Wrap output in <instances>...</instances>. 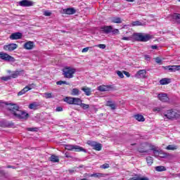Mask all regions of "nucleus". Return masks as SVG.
I'll use <instances>...</instances> for the list:
<instances>
[{
  "mask_svg": "<svg viewBox=\"0 0 180 180\" xmlns=\"http://www.w3.org/2000/svg\"><path fill=\"white\" fill-rule=\"evenodd\" d=\"M8 110L16 119L21 120H27L29 119V113L19 110V107L16 104L10 103Z\"/></svg>",
  "mask_w": 180,
  "mask_h": 180,
  "instance_id": "f257e3e1",
  "label": "nucleus"
},
{
  "mask_svg": "<svg viewBox=\"0 0 180 180\" xmlns=\"http://www.w3.org/2000/svg\"><path fill=\"white\" fill-rule=\"evenodd\" d=\"M164 119H168V120H172L174 119H178L180 117L179 111L174 109L167 110L162 112Z\"/></svg>",
  "mask_w": 180,
  "mask_h": 180,
  "instance_id": "f03ea898",
  "label": "nucleus"
},
{
  "mask_svg": "<svg viewBox=\"0 0 180 180\" xmlns=\"http://www.w3.org/2000/svg\"><path fill=\"white\" fill-rule=\"evenodd\" d=\"M63 72L65 78L71 79L74 77V74L77 72V70L71 67H65L63 69Z\"/></svg>",
  "mask_w": 180,
  "mask_h": 180,
  "instance_id": "7ed1b4c3",
  "label": "nucleus"
},
{
  "mask_svg": "<svg viewBox=\"0 0 180 180\" xmlns=\"http://www.w3.org/2000/svg\"><path fill=\"white\" fill-rule=\"evenodd\" d=\"M64 147L65 150H68V151H75L76 153L82 151L83 153H86V150L79 146L66 144L64 145Z\"/></svg>",
  "mask_w": 180,
  "mask_h": 180,
  "instance_id": "20e7f679",
  "label": "nucleus"
},
{
  "mask_svg": "<svg viewBox=\"0 0 180 180\" xmlns=\"http://www.w3.org/2000/svg\"><path fill=\"white\" fill-rule=\"evenodd\" d=\"M0 59L7 63H15V61H16L15 58L5 52H0Z\"/></svg>",
  "mask_w": 180,
  "mask_h": 180,
  "instance_id": "39448f33",
  "label": "nucleus"
},
{
  "mask_svg": "<svg viewBox=\"0 0 180 180\" xmlns=\"http://www.w3.org/2000/svg\"><path fill=\"white\" fill-rule=\"evenodd\" d=\"M87 144L92 147L93 150H96V151H101L102 150V144L93 141H88Z\"/></svg>",
  "mask_w": 180,
  "mask_h": 180,
  "instance_id": "423d86ee",
  "label": "nucleus"
},
{
  "mask_svg": "<svg viewBox=\"0 0 180 180\" xmlns=\"http://www.w3.org/2000/svg\"><path fill=\"white\" fill-rule=\"evenodd\" d=\"M162 68L169 72H176V71H180V65H168L163 66Z\"/></svg>",
  "mask_w": 180,
  "mask_h": 180,
  "instance_id": "0eeeda50",
  "label": "nucleus"
},
{
  "mask_svg": "<svg viewBox=\"0 0 180 180\" xmlns=\"http://www.w3.org/2000/svg\"><path fill=\"white\" fill-rule=\"evenodd\" d=\"M98 89L100 92H109L113 89V87L112 85H101L98 87Z\"/></svg>",
  "mask_w": 180,
  "mask_h": 180,
  "instance_id": "6e6552de",
  "label": "nucleus"
},
{
  "mask_svg": "<svg viewBox=\"0 0 180 180\" xmlns=\"http://www.w3.org/2000/svg\"><path fill=\"white\" fill-rule=\"evenodd\" d=\"M16 49H18V44H9L4 46V50L6 51H13V50H16Z\"/></svg>",
  "mask_w": 180,
  "mask_h": 180,
  "instance_id": "1a4fd4ad",
  "label": "nucleus"
},
{
  "mask_svg": "<svg viewBox=\"0 0 180 180\" xmlns=\"http://www.w3.org/2000/svg\"><path fill=\"white\" fill-rule=\"evenodd\" d=\"M149 150L150 151H153L154 154V157H158L160 155V150L158 148L153 144H149Z\"/></svg>",
  "mask_w": 180,
  "mask_h": 180,
  "instance_id": "9d476101",
  "label": "nucleus"
},
{
  "mask_svg": "<svg viewBox=\"0 0 180 180\" xmlns=\"http://www.w3.org/2000/svg\"><path fill=\"white\" fill-rule=\"evenodd\" d=\"M158 98L159 101H161V102H168V101H169V98H168V95L165 93L159 94L158 95Z\"/></svg>",
  "mask_w": 180,
  "mask_h": 180,
  "instance_id": "9b49d317",
  "label": "nucleus"
},
{
  "mask_svg": "<svg viewBox=\"0 0 180 180\" xmlns=\"http://www.w3.org/2000/svg\"><path fill=\"white\" fill-rule=\"evenodd\" d=\"M20 6H33V1L30 0H22L19 2Z\"/></svg>",
  "mask_w": 180,
  "mask_h": 180,
  "instance_id": "f8f14e48",
  "label": "nucleus"
},
{
  "mask_svg": "<svg viewBox=\"0 0 180 180\" xmlns=\"http://www.w3.org/2000/svg\"><path fill=\"white\" fill-rule=\"evenodd\" d=\"M101 30L102 32L105 33V34H109V33H112V30H113V27H112V25L104 26L101 27Z\"/></svg>",
  "mask_w": 180,
  "mask_h": 180,
  "instance_id": "ddd939ff",
  "label": "nucleus"
},
{
  "mask_svg": "<svg viewBox=\"0 0 180 180\" xmlns=\"http://www.w3.org/2000/svg\"><path fill=\"white\" fill-rule=\"evenodd\" d=\"M22 33L20 32H15L13 33L10 35L11 40H19V39H22Z\"/></svg>",
  "mask_w": 180,
  "mask_h": 180,
  "instance_id": "4468645a",
  "label": "nucleus"
},
{
  "mask_svg": "<svg viewBox=\"0 0 180 180\" xmlns=\"http://www.w3.org/2000/svg\"><path fill=\"white\" fill-rule=\"evenodd\" d=\"M24 74L23 70H15L12 72V74L10 75L11 78H18L19 76L22 75Z\"/></svg>",
  "mask_w": 180,
  "mask_h": 180,
  "instance_id": "2eb2a0df",
  "label": "nucleus"
},
{
  "mask_svg": "<svg viewBox=\"0 0 180 180\" xmlns=\"http://www.w3.org/2000/svg\"><path fill=\"white\" fill-rule=\"evenodd\" d=\"M33 47H34V42L32 41H29L24 44L25 50H32Z\"/></svg>",
  "mask_w": 180,
  "mask_h": 180,
  "instance_id": "dca6fc26",
  "label": "nucleus"
},
{
  "mask_svg": "<svg viewBox=\"0 0 180 180\" xmlns=\"http://www.w3.org/2000/svg\"><path fill=\"white\" fill-rule=\"evenodd\" d=\"M147 72L146 70H141L136 72L135 75L136 78H144L146 77Z\"/></svg>",
  "mask_w": 180,
  "mask_h": 180,
  "instance_id": "f3484780",
  "label": "nucleus"
},
{
  "mask_svg": "<svg viewBox=\"0 0 180 180\" xmlns=\"http://www.w3.org/2000/svg\"><path fill=\"white\" fill-rule=\"evenodd\" d=\"M63 12L64 13H66V15H74L75 13H76L77 10H75V8H68L63 9Z\"/></svg>",
  "mask_w": 180,
  "mask_h": 180,
  "instance_id": "a211bd4d",
  "label": "nucleus"
},
{
  "mask_svg": "<svg viewBox=\"0 0 180 180\" xmlns=\"http://www.w3.org/2000/svg\"><path fill=\"white\" fill-rule=\"evenodd\" d=\"M142 36H143V34L141 33H135L132 34L131 39H133L134 40H136V41H141Z\"/></svg>",
  "mask_w": 180,
  "mask_h": 180,
  "instance_id": "6ab92c4d",
  "label": "nucleus"
},
{
  "mask_svg": "<svg viewBox=\"0 0 180 180\" xmlns=\"http://www.w3.org/2000/svg\"><path fill=\"white\" fill-rule=\"evenodd\" d=\"M39 106H40V103L37 102H34L29 105V109H32L33 110H37L39 109Z\"/></svg>",
  "mask_w": 180,
  "mask_h": 180,
  "instance_id": "aec40b11",
  "label": "nucleus"
},
{
  "mask_svg": "<svg viewBox=\"0 0 180 180\" xmlns=\"http://www.w3.org/2000/svg\"><path fill=\"white\" fill-rule=\"evenodd\" d=\"M0 126L2 127H12L13 126V122H8L5 120L0 122Z\"/></svg>",
  "mask_w": 180,
  "mask_h": 180,
  "instance_id": "412c9836",
  "label": "nucleus"
},
{
  "mask_svg": "<svg viewBox=\"0 0 180 180\" xmlns=\"http://www.w3.org/2000/svg\"><path fill=\"white\" fill-rule=\"evenodd\" d=\"M106 106H109V108H110L112 110H115V109H116V104L112 101H107Z\"/></svg>",
  "mask_w": 180,
  "mask_h": 180,
  "instance_id": "4be33fe9",
  "label": "nucleus"
},
{
  "mask_svg": "<svg viewBox=\"0 0 180 180\" xmlns=\"http://www.w3.org/2000/svg\"><path fill=\"white\" fill-rule=\"evenodd\" d=\"M168 84H171V79L168 78H163L160 80V85H167Z\"/></svg>",
  "mask_w": 180,
  "mask_h": 180,
  "instance_id": "5701e85b",
  "label": "nucleus"
},
{
  "mask_svg": "<svg viewBox=\"0 0 180 180\" xmlns=\"http://www.w3.org/2000/svg\"><path fill=\"white\" fill-rule=\"evenodd\" d=\"M82 91H83V92H84V94H85V95H86V96H90V95L91 94V89L87 86L82 87Z\"/></svg>",
  "mask_w": 180,
  "mask_h": 180,
  "instance_id": "b1692460",
  "label": "nucleus"
},
{
  "mask_svg": "<svg viewBox=\"0 0 180 180\" xmlns=\"http://www.w3.org/2000/svg\"><path fill=\"white\" fill-rule=\"evenodd\" d=\"M173 20L176 21V23L180 24V14L179 13H174L172 15Z\"/></svg>",
  "mask_w": 180,
  "mask_h": 180,
  "instance_id": "393cba45",
  "label": "nucleus"
},
{
  "mask_svg": "<svg viewBox=\"0 0 180 180\" xmlns=\"http://www.w3.org/2000/svg\"><path fill=\"white\" fill-rule=\"evenodd\" d=\"M134 117L136 120H138V122H144V120H146L144 117L140 114L135 115Z\"/></svg>",
  "mask_w": 180,
  "mask_h": 180,
  "instance_id": "a878e982",
  "label": "nucleus"
},
{
  "mask_svg": "<svg viewBox=\"0 0 180 180\" xmlns=\"http://www.w3.org/2000/svg\"><path fill=\"white\" fill-rule=\"evenodd\" d=\"M50 161H51V162H60V159L58 158V156L52 155L50 157Z\"/></svg>",
  "mask_w": 180,
  "mask_h": 180,
  "instance_id": "bb28decb",
  "label": "nucleus"
},
{
  "mask_svg": "<svg viewBox=\"0 0 180 180\" xmlns=\"http://www.w3.org/2000/svg\"><path fill=\"white\" fill-rule=\"evenodd\" d=\"M80 94L81 91L77 88H75L71 91V95H72L73 96H78V95H79Z\"/></svg>",
  "mask_w": 180,
  "mask_h": 180,
  "instance_id": "cd10ccee",
  "label": "nucleus"
},
{
  "mask_svg": "<svg viewBox=\"0 0 180 180\" xmlns=\"http://www.w3.org/2000/svg\"><path fill=\"white\" fill-rule=\"evenodd\" d=\"M81 103H82V100L79 98H73V105H77L79 106L81 105Z\"/></svg>",
  "mask_w": 180,
  "mask_h": 180,
  "instance_id": "c85d7f7f",
  "label": "nucleus"
},
{
  "mask_svg": "<svg viewBox=\"0 0 180 180\" xmlns=\"http://www.w3.org/2000/svg\"><path fill=\"white\" fill-rule=\"evenodd\" d=\"M150 39H152L151 35L142 34V39L141 40V41H148V40H150Z\"/></svg>",
  "mask_w": 180,
  "mask_h": 180,
  "instance_id": "c756f323",
  "label": "nucleus"
},
{
  "mask_svg": "<svg viewBox=\"0 0 180 180\" xmlns=\"http://www.w3.org/2000/svg\"><path fill=\"white\" fill-rule=\"evenodd\" d=\"M122 18L119 17H113L111 18L112 23H122Z\"/></svg>",
  "mask_w": 180,
  "mask_h": 180,
  "instance_id": "7c9ffc66",
  "label": "nucleus"
},
{
  "mask_svg": "<svg viewBox=\"0 0 180 180\" xmlns=\"http://www.w3.org/2000/svg\"><path fill=\"white\" fill-rule=\"evenodd\" d=\"M89 176H91L94 178H103V176H105V174L94 173V174H90Z\"/></svg>",
  "mask_w": 180,
  "mask_h": 180,
  "instance_id": "2f4dec72",
  "label": "nucleus"
},
{
  "mask_svg": "<svg viewBox=\"0 0 180 180\" xmlns=\"http://www.w3.org/2000/svg\"><path fill=\"white\" fill-rule=\"evenodd\" d=\"M64 101L69 103V105H74V97H66Z\"/></svg>",
  "mask_w": 180,
  "mask_h": 180,
  "instance_id": "473e14b6",
  "label": "nucleus"
},
{
  "mask_svg": "<svg viewBox=\"0 0 180 180\" xmlns=\"http://www.w3.org/2000/svg\"><path fill=\"white\" fill-rule=\"evenodd\" d=\"M146 162L148 165L149 167H151V165H153V163L154 162V158H153V157L151 156H148V158H146Z\"/></svg>",
  "mask_w": 180,
  "mask_h": 180,
  "instance_id": "72a5a7b5",
  "label": "nucleus"
},
{
  "mask_svg": "<svg viewBox=\"0 0 180 180\" xmlns=\"http://www.w3.org/2000/svg\"><path fill=\"white\" fill-rule=\"evenodd\" d=\"M155 171L158 172H162L164 171H167V168L164 166H158L155 167Z\"/></svg>",
  "mask_w": 180,
  "mask_h": 180,
  "instance_id": "f704fd0d",
  "label": "nucleus"
},
{
  "mask_svg": "<svg viewBox=\"0 0 180 180\" xmlns=\"http://www.w3.org/2000/svg\"><path fill=\"white\" fill-rule=\"evenodd\" d=\"M27 87H24L18 93V96H22V95H25L26 92H28Z\"/></svg>",
  "mask_w": 180,
  "mask_h": 180,
  "instance_id": "c9c22d12",
  "label": "nucleus"
},
{
  "mask_svg": "<svg viewBox=\"0 0 180 180\" xmlns=\"http://www.w3.org/2000/svg\"><path fill=\"white\" fill-rule=\"evenodd\" d=\"M178 149V146H175V145H169L167 146L166 150H177Z\"/></svg>",
  "mask_w": 180,
  "mask_h": 180,
  "instance_id": "e433bc0d",
  "label": "nucleus"
},
{
  "mask_svg": "<svg viewBox=\"0 0 180 180\" xmlns=\"http://www.w3.org/2000/svg\"><path fill=\"white\" fill-rule=\"evenodd\" d=\"M44 98H46V99H50L51 98H54V96H53L51 93H44Z\"/></svg>",
  "mask_w": 180,
  "mask_h": 180,
  "instance_id": "4c0bfd02",
  "label": "nucleus"
},
{
  "mask_svg": "<svg viewBox=\"0 0 180 180\" xmlns=\"http://www.w3.org/2000/svg\"><path fill=\"white\" fill-rule=\"evenodd\" d=\"M132 26H143V22L140 21H134L131 22Z\"/></svg>",
  "mask_w": 180,
  "mask_h": 180,
  "instance_id": "58836bf2",
  "label": "nucleus"
},
{
  "mask_svg": "<svg viewBox=\"0 0 180 180\" xmlns=\"http://www.w3.org/2000/svg\"><path fill=\"white\" fill-rule=\"evenodd\" d=\"M35 86H36V84H31L26 86L25 87L27 88V91H30V90L33 89V88H34Z\"/></svg>",
  "mask_w": 180,
  "mask_h": 180,
  "instance_id": "ea45409f",
  "label": "nucleus"
},
{
  "mask_svg": "<svg viewBox=\"0 0 180 180\" xmlns=\"http://www.w3.org/2000/svg\"><path fill=\"white\" fill-rule=\"evenodd\" d=\"M159 155H160V158H167V157H168V154H167L165 153H162V151H161V150H160Z\"/></svg>",
  "mask_w": 180,
  "mask_h": 180,
  "instance_id": "a19ab883",
  "label": "nucleus"
},
{
  "mask_svg": "<svg viewBox=\"0 0 180 180\" xmlns=\"http://www.w3.org/2000/svg\"><path fill=\"white\" fill-rule=\"evenodd\" d=\"M57 85H63V84H65V85H70L69 83H68L67 82L65 81H58L56 82Z\"/></svg>",
  "mask_w": 180,
  "mask_h": 180,
  "instance_id": "79ce46f5",
  "label": "nucleus"
},
{
  "mask_svg": "<svg viewBox=\"0 0 180 180\" xmlns=\"http://www.w3.org/2000/svg\"><path fill=\"white\" fill-rule=\"evenodd\" d=\"M80 106L82 108V109H89V105L85 104V103H81Z\"/></svg>",
  "mask_w": 180,
  "mask_h": 180,
  "instance_id": "37998d69",
  "label": "nucleus"
},
{
  "mask_svg": "<svg viewBox=\"0 0 180 180\" xmlns=\"http://www.w3.org/2000/svg\"><path fill=\"white\" fill-rule=\"evenodd\" d=\"M163 108L162 107H155L153 108V112H161Z\"/></svg>",
  "mask_w": 180,
  "mask_h": 180,
  "instance_id": "c03bdc74",
  "label": "nucleus"
},
{
  "mask_svg": "<svg viewBox=\"0 0 180 180\" xmlns=\"http://www.w3.org/2000/svg\"><path fill=\"white\" fill-rule=\"evenodd\" d=\"M140 174H135L134 177L129 179V180H139Z\"/></svg>",
  "mask_w": 180,
  "mask_h": 180,
  "instance_id": "a18cd8bd",
  "label": "nucleus"
},
{
  "mask_svg": "<svg viewBox=\"0 0 180 180\" xmlns=\"http://www.w3.org/2000/svg\"><path fill=\"white\" fill-rule=\"evenodd\" d=\"M2 81H9L11 79V76H6L1 78Z\"/></svg>",
  "mask_w": 180,
  "mask_h": 180,
  "instance_id": "49530a36",
  "label": "nucleus"
},
{
  "mask_svg": "<svg viewBox=\"0 0 180 180\" xmlns=\"http://www.w3.org/2000/svg\"><path fill=\"white\" fill-rule=\"evenodd\" d=\"M155 63H157V64H161L162 60H161V58H160V57H156L155 58Z\"/></svg>",
  "mask_w": 180,
  "mask_h": 180,
  "instance_id": "de8ad7c7",
  "label": "nucleus"
},
{
  "mask_svg": "<svg viewBox=\"0 0 180 180\" xmlns=\"http://www.w3.org/2000/svg\"><path fill=\"white\" fill-rule=\"evenodd\" d=\"M111 33H112V34H119L120 32L117 29H114L112 28Z\"/></svg>",
  "mask_w": 180,
  "mask_h": 180,
  "instance_id": "09e8293b",
  "label": "nucleus"
},
{
  "mask_svg": "<svg viewBox=\"0 0 180 180\" xmlns=\"http://www.w3.org/2000/svg\"><path fill=\"white\" fill-rule=\"evenodd\" d=\"M96 47H98L99 49H102V50L106 49V45L105 44H98L96 45Z\"/></svg>",
  "mask_w": 180,
  "mask_h": 180,
  "instance_id": "8fccbe9b",
  "label": "nucleus"
},
{
  "mask_svg": "<svg viewBox=\"0 0 180 180\" xmlns=\"http://www.w3.org/2000/svg\"><path fill=\"white\" fill-rule=\"evenodd\" d=\"M117 74L118 75V77H120V78H124V75H123V72H120V71H117Z\"/></svg>",
  "mask_w": 180,
  "mask_h": 180,
  "instance_id": "3c124183",
  "label": "nucleus"
},
{
  "mask_svg": "<svg viewBox=\"0 0 180 180\" xmlns=\"http://www.w3.org/2000/svg\"><path fill=\"white\" fill-rule=\"evenodd\" d=\"M44 16H51V12L49 11H46L44 13Z\"/></svg>",
  "mask_w": 180,
  "mask_h": 180,
  "instance_id": "603ef678",
  "label": "nucleus"
},
{
  "mask_svg": "<svg viewBox=\"0 0 180 180\" xmlns=\"http://www.w3.org/2000/svg\"><path fill=\"white\" fill-rule=\"evenodd\" d=\"M89 49H91V47H86V48H84L82 50V53H86L89 51Z\"/></svg>",
  "mask_w": 180,
  "mask_h": 180,
  "instance_id": "864d4df0",
  "label": "nucleus"
},
{
  "mask_svg": "<svg viewBox=\"0 0 180 180\" xmlns=\"http://www.w3.org/2000/svg\"><path fill=\"white\" fill-rule=\"evenodd\" d=\"M101 168H103V169H106L109 168V164L105 163V164L101 166Z\"/></svg>",
  "mask_w": 180,
  "mask_h": 180,
  "instance_id": "5fc2aeb1",
  "label": "nucleus"
},
{
  "mask_svg": "<svg viewBox=\"0 0 180 180\" xmlns=\"http://www.w3.org/2000/svg\"><path fill=\"white\" fill-rule=\"evenodd\" d=\"M139 180H150V179H148V177H146V176L141 177L140 174H139Z\"/></svg>",
  "mask_w": 180,
  "mask_h": 180,
  "instance_id": "6e6d98bb",
  "label": "nucleus"
},
{
  "mask_svg": "<svg viewBox=\"0 0 180 180\" xmlns=\"http://www.w3.org/2000/svg\"><path fill=\"white\" fill-rule=\"evenodd\" d=\"M56 112H63V108L62 107H57L56 109Z\"/></svg>",
  "mask_w": 180,
  "mask_h": 180,
  "instance_id": "4d7b16f0",
  "label": "nucleus"
},
{
  "mask_svg": "<svg viewBox=\"0 0 180 180\" xmlns=\"http://www.w3.org/2000/svg\"><path fill=\"white\" fill-rule=\"evenodd\" d=\"M131 39V37H124L122 39V40H127V41H129Z\"/></svg>",
  "mask_w": 180,
  "mask_h": 180,
  "instance_id": "13d9d810",
  "label": "nucleus"
},
{
  "mask_svg": "<svg viewBox=\"0 0 180 180\" xmlns=\"http://www.w3.org/2000/svg\"><path fill=\"white\" fill-rule=\"evenodd\" d=\"M65 157H66V158H72V156H71L68 153H65Z\"/></svg>",
  "mask_w": 180,
  "mask_h": 180,
  "instance_id": "bf43d9fd",
  "label": "nucleus"
},
{
  "mask_svg": "<svg viewBox=\"0 0 180 180\" xmlns=\"http://www.w3.org/2000/svg\"><path fill=\"white\" fill-rule=\"evenodd\" d=\"M37 128H28L27 130L28 131H36Z\"/></svg>",
  "mask_w": 180,
  "mask_h": 180,
  "instance_id": "052dcab7",
  "label": "nucleus"
},
{
  "mask_svg": "<svg viewBox=\"0 0 180 180\" xmlns=\"http://www.w3.org/2000/svg\"><path fill=\"white\" fill-rule=\"evenodd\" d=\"M151 49L153 50H157V49H158V46L157 45H153L151 46Z\"/></svg>",
  "mask_w": 180,
  "mask_h": 180,
  "instance_id": "680f3d73",
  "label": "nucleus"
},
{
  "mask_svg": "<svg viewBox=\"0 0 180 180\" xmlns=\"http://www.w3.org/2000/svg\"><path fill=\"white\" fill-rule=\"evenodd\" d=\"M139 152L141 153H148V150H143L142 149H139Z\"/></svg>",
  "mask_w": 180,
  "mask_h": 180,
  "instance_id": "e2e57ef3",
  "label": "nucleus"
},
{
  "mask_svg": "<svg viewBox=\"0 0 180 180\" xmlns=\"http://www.w3.org/2000/svg\"><path fill=\"white\" fill-rule=\"evenodd\" d=\"M124 74L126 75V77H130V73H129V72L124 71Z\"/></svg>",
  "mask_w": 180,
  "mask_h": 180,
  "instance_id": "0e129e2a",
  "label": "nucleus"
},
{
  "mask_svg": "<svg viewBox=\"0 0 180 180\" xmlns=\"http://www.w3.org/2000/svg\"><path fill=\"white\" fill-rule=\"evenodd\" d=\"M68 172H69V174H74L75 172V170H74V169H69Z\"/></svg>",
  "mask_w": 180,
  "mask_h": 180,
  "instance_id": "69168bd1",
  "label": "nucleus"
},
{
  "mask_svg": "<svg viewBox=\"0 0 180 180\" xmlns=\"http://www.w3.org/2000/svg\"><path fill=\"white\" fill-rule=\"evenodd\" d=\"M127 2H134V0H125Z\"/></svg>",
  "mask_w": 180,
  "mask_h": 180,
  "instance_id": "338daca9",
  "label": "nucleus"
},
{
  "mask_svg": "<svg viewBox=\"0 0 180 180\" xmlns=\"http://www.w3.org/2000/svg\"><path fill=\"white\" fill-rule=\"evenodd\" d=\"M7 168H15V167L12 166H8Z\"/></svg>",
  "mask_w": 180,
  "mask_h": 180,
  "instance_id": "774afa93",
  "label": "nucleus"
}]
</instances>
